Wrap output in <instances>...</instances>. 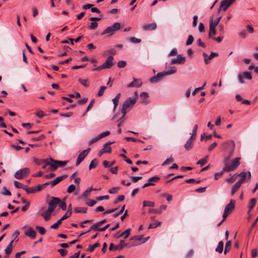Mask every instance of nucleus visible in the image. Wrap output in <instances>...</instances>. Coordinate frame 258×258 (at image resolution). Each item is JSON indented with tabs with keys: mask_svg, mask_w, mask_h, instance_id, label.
Wrapping results in <instances>:
<instances>
[{
	"mask_svg": "<svg viewBox=\"0 0 258 258\" xmlns=\"http://www.w3.org/2000/svg\"><path fill=\"white\" fill-rule=\"evenodd\" d=\"M216 27L213 26V18L211 17L210 18V28H209V37L212 38L211 35H215L216 34Z\"/></svg>",
	"mask_w": 258,
	"mask_h": 258,
	"instance_id": "obj_19",
	"label": "nucleus"
},
{
	"mask_svg": "<svg viewBox=\"0 0 258 258\" xmlns=\"http://www.w3.org/2000/svg\"><path fill=\"white\" fill-rule=\"evenodd\" d=\"M25 234L29 237L31 239H34L36 237V232L35 231L32 229L31 227H30L28 230L25 231Z\"/></svg>",
	"mask_w": 258,
	"mask_h": 258,
	"instance_id": "obj_20",
	"label": "nucleus"
},
{
	"mask_svg": "<svg viewBox=\"0 0 258 258\" xmlns=\"http://www.w3.org/2000/svg\"><path fill=\"white\" fill-rule=\"evenodd\" d=\"M136 101L135 97H129L124 101L121 110L123 117H124L126 113L133 107Z\"/></svg>",
	"mask_w": 258,
	"mask_h": 258,
	"instance_id": "obj_3",
	"label": "nucleus"
},
{
	"mask_svg": "<svg viewBox=\"0 0 258 258\" xmlns=\"http://www.w3.org/2000/svg\"><path fill=\"white\" fill-rule=\"evenodd\" d=\"M106 89V87L104 86H101L98 93V97H101L102 96L103 94H104V91L105 90V89Z\"/></svg>",
	"mask_w": 258,
	"mask_h": 258,
	"instance_id": "obj_62",
	"label": "nucleus"
},
{
	"mask_svg": "<svg viewBox=\"0 0 258 258\" xmlns=\"http://www.w3.org/2000/svg\"><path fill=\"white\" fill-rule=\"evenodd\" d=\"M107 222L106 219H103L97 223H94L90 228V230L86 232V233L90 232V230L97 231L98 228L101 226L104 223Z\"/></svg>",
	"mask_w": 258,
	"mask_h": 258,
	"instance_id": "obj_16",
	"label": "nucleus"
},
{
	"mask_svg": "<svg viewBox=\"0 0 258 258\" xmlns=\"http://www.w3.org/2000/svg\"><path fill=\"white\" fill-rule=\"evenodd\" d=\"M224 243L222 241H220L218 243L217 247L215 249V251L220 253H222L223 251Z\"/></svg>",
	"mask_w": 258,
	"mask_h": 258,
	"instance_id": "obj_29",
	"label": "nucleus"
},
{
	"mask_svg": "<svg viewBox=\"0 0 258 258\" xmlns=\"http://www.w3.org/2000/svg\"><path fill=\"white\" fill-rule=\"evenodd\" d=\"M96 204V201L94 200H92V199H89L86 202V204L89 207H92Z\"/></svg>",
	"mask_w": 258,
	"mask_h": 258,
	"instance_id": "obj_55",
	"label": "nucleus"
},
{
	"mask_svg": "<svg viewBox=\"0 0 258 258\" xmlns=\"http://www.w3.org/2000/svg\"><path fill=\"white\" fill-rule=\"evenodd\" d=\"M223 150L227 155L224 158H230L233 155L235 144L233 140H229L223 143Z\"/></svg>",
	"mask_w": 258,
	"mask_h": 258,
	"instance_id": "obj_2",
	"label": "nucleus"
},
{
	"mask_svg": "<svg viewBox=\"0 0 258 258\" xmlns=\"http://www.w3.org/2000/svg\"><path fill=\"white\" fill-rule=\"evenodd\" d=\"M79 82L84 87H88L89 86V83L88 79H79Z\"/></svg>",
	"mask_w": 258,
	"mask_h": 258,
	"instance_id": "obj_42",
	"label": "nucleus"
},
{
	"mask_svg": "<svg viewBox=\"0 0 258 258\" xmlns=\"http://www.w3.org/2000/svg\"><path fill=\"white\" fill-rule=\"evenodd\" d=\"M235 204V201L231 200L230 203L225 206L224 210L231 214L234 209Z\"/></svg>",
	"mask_w": 258,
	"mask_h": 258,
	"instance_id": "obj_14",
	"label": "nucleus"
},
{
	"mask_svg": "<svg viewBox=\"0 0 258 258\" xmlns=\"http://www.w3.org/2000/svg\"><path fill=\"white\" fill-rule=\"evenodd\" d=\"M241 184H240V182H236L232 187L231 190V196L233 197L235 193L238 190L239 187H240Z\"/></svg>",
	"mask_w": 258,
	"mask_h": 258,
	"instance_id": "obj_24",
	"label": "nucleus"
},
{
	"mask_svg": "<svg viewBox=\"0 0 258 258\" xmlns=\"http://www.w3.org/2000/svg\"><path fill=\"white\" fill-rule=\"evenodd\" d=\"M235 0H223L221 2L220 6L218 10L219 12L220 11L225 12L230 7Z\"/></svg>",
	"mask_w": 258,
	"mask_h": 258,
	"instance_id": "obj_8",
	"label": "nucleus"
},
{
	"mask_svg": "<svg viewBox=\"0 0 258 258\" xmlns=\"http://www.w3.org/2000/svg\"><path fill=\"white\" fill-rule=\"evenodd\" d=\"M110 134V131H106V132H104L100 134L98 136L99 137V139H101L102 138H103L107 136H108Z\"/></svg>",
	"mask_w": 258,
	"mask_h": 258,
	"instance_id": "obj_59",
	"label": "nucleus"
},
{
	"mask_svg": "<svg viewBox=\"0 0 258 258\" xmlns=\"http://www.w3.org/2000/svg\"><path fill=\"white\" fill-rule=\"evenodd\" d=\"M143 235H135V236L132 237L130 239V240H135V241H139V242H140L143 240Z\"/></svg>",
	"mask_w": 258,
	"mask_h": 258,
	"instance_id": "obj_44",
	"label": "nucleus"
},
{
	"mask_svg": "<svg viewBox=\"0 0 258 258\" xmlns=\"http://www.w3.org/2000/svg\"><path fill=\"white\" fill-rule=\"evenodd\" d=\"M98 24L96 22H92L90 23L89 28L90 29L93 30L98 27Z\"/></svg>",
	"mask_w": 258,
	"mask_h": 258,
	"instance_id": "obj_64",
	"label": "nucleus"
},
{
	"mask_svg": "<svg viewBox=\"0 0 258 258\" xmlns=\"http://www.w3.org/2000/svg\"><path fill=\"white\" fill-rule=\"evenodd\" d=\"M114 143V142H109L105 143L102 149L104 151L105 153H111L112 152V149L110 147V145L113 144Z\"/></svg>",
	"mask_w": 258,
	"mask_h": 258,
	"instance_id": "obj_22",
	"label": "nucleus"
},
{
	"mask_svg": "<svg viewBox=\"0 0 258 258\" xmlns=\"http://www.w3.org/2000/svg\"><path fill=\"white\" fill-rule=\"evenodd\" d=\"M58 206L63 211L67 210V204L66 202L62 201L59 198H58Z\"/></svg>",
	"mask_w": 258,
	"mask_h": 258,
	"instance_id": "obj_30",
	"label": "nucleus"
},
{
	"mask_svg": "<svg viewBox=\"0 0 258 258\" xmlns=\"http://www.w3.org/2000/svg\"><path fill=\"white\" fill-rule=\"evenodd\" d=\"M198 124L195 125V126L193 128L192 131L191 136L190 137V138H191V139H196L197 131H198Z\"/></svg>",
	"mask_w": 258,
	"mask_h": 258,
	"instance_id": "obj_35",
	"label": "nucleus"
},
{
	"mask_svg": "<svg viewBox=\"0 0 258 258\" xmlns=\"http://www.w3.org/2000/svg\"><path fill=\"white\" fill-rule=\"evenodd\" d=\"M24 189L27 194H33L36 192V187H28L26 185H25V187H24Z\"/></svg>",
	"mask_w": 258,
	"mask_h": 258,
	"instance_id": "obj_33",
	"label": "nucleus"
},
{
	"mask_svg": "<svg viewBox=\"0 0 258 258\" xmlns=\"http://www.w3.org/2000/svg\"><path fill=\"white\" fill-rule=\"evenodd\" d=\"M110 27H111L113 31H115L119 29L120 27V23L116 22L114 23L112 25L110 26Z\"/></svg>",
	"mask_w": 258,
	"mask_h": 258,
	"instance_id": "obj_46",
	"label": "nucleus"
},
{
	"mask_svg": "<svg viewBox=\"0 0 258 258\" xmlns=\"http://www.w3.org/2000/svg\"><path fill=\"white\" fill-rule=\"evenodd\" d=\"M176 71L177 70L175 67H171L168 71H165V74L167 76L175 74L176 72Z\"/></svg>",
	"mask_w": 258,
	"mask_h": 258,
	"instance_id": "obj_37",
	"label": "nucleus"
},
{
	"mask_svg": "<svg viewBox=\"0 0 258 258\" xmlns=\"http://www.w3.org/2000/svg\"><path fill=\"white\" fill-rule=\"evenodd\" d=\"M98 160L97 159L95 158L91 162L89 165V169L91 170L92 168H95L97 167L98 165Z\"/></svg>",
	"mask_w": 258,
	"mask_h": 258,
	"instance_id": "obj_36",
	"label": "nucleus"
},
{
	"mask_svg": "<svg viewBox=\"0 0 258 258\" xmlns=\"http://www.w3.org/2000/svg\"><path fill=\"white\" fill-rule=\"evenodd\" d=\"M161 222H159V221H157L155 223H151L149 225L148 228L149 229L155 228L157 227L160 226L161 225Z\"/></svg>",
	"mask_w": 258,
	"mask_h": 258,
	"instance_id": "obj_51",
	"label": "nucleus"
},
{
	"mask_svg": "<svg viewBox=\"0 0 258 258\" xmlns=\"http://www.w3.org/2000/svg\"><path fill=\"white\" fill-rule=\"evenodd\" d=\"M113 59V56H109L106 60L105 62H104L102 65L93 69V71L100 72L103 69L110 68L114 64Z\"/></svg>",
	"mask_w": 258,
	"mask_h": 258,
	"instance_id": "obj_4",
	"label": "nucleus"
},
{
	"mask_svg": "<svg viewBox=\"0 0 258 258\" xmlns=\"http://www.w3.org/2000/svg\"><path fill=\"white\" fill-rule=\"evenodd\" d=\"M120 246V241H119V244L118 245H116V246H114V245L112 243H111L110 244V245H109V250L110 251H111V250H121L122 248H116V247L119 248Z\"/></svg>",
	"mask_w": 258,
	"mask_h": 258,
	"instance_id": "obj_39",
	"label": "nucleus"
},
{
	"mask_svg": "<svg viewBox=\"0 0 258 258\" xmlns=\"http://www.w3.org/2000/svg\"><path fill=\"white\" fill-rule=\"evenodd\" d=\"M160 179V178L158 176H153V177H152L151 178H150L149 179H148V181L149 182H158Z\"/></svg>",
	"mask_w": 258,
	"mask_h": 258,
	"instance_id": "obj_54",
	"label": "nucleus"
},
{
	"mask_svg": "<svg viewBox=\"0 0 258 258\" xmlns=\"http://www.w3.org/2000/svg\"><path fill=\"white\" fill-rule=\"evenodd\" d=\"M174 161V159L170 157L165 160L164 162L162 164V166H166L171 163H172Z\"/></svg>",
	"mask_w": 258,
	"mask_h": 258,
	"instance_id": "obj_48",
	"label": "nucleus"
},
{
	"mask_svg": "<svg viewBox=\"0 0 258 258\" xmlns=\"http://www.w3.org/2000/svg\"><path fill=\"white\" fill-rule=\"evenodd\" d=\"M50 160L52 162L50 170L52 171H55L58 167L64 166L68 163V161L55 160L51 158H50Z\"/></svg>",
	"mask_w": 258,
	"mask_h": 258,
	"instance_id": "obj_6",
	"label": "nucleus"
},
{
	"mask_svg": "<svg viewBox=\"0 0 258 258\" xmlns=\"http://www.w3.org/2000/svg\"><path fill=\"white\" fill-rule=\"evenodd\" d=\"M72 214V212L67 211L66 214L60 218L61 220L62 221L70 217Z\"/></svg>",
	"mask_w": 258,
	"mask_h": 258,
	"instance_id": "obj_58",
	"label": "nucleus"
},
{
	"mask_svg": "<svg viewBox=\"0 0 258 258\" xmlns=\"http://www.w3.org/2000/svg\"><path fill=\"white\" fill-rule=\"evenodd\" d=\"M58 198L51 197L50 199L47 201L48 205V212H54L56 206L58 205Z\"/></svg>",
	"mask_w": 258,
	"mask_h": 258,
	"instance_id": "obj_7",
	"label": "nucleus"
},
{
	"mask_svg": "<svg viewBox=\"0 0 258 258\" xmlns=\"http://www.w3.org/2000/svg\"><path fill=\"white\" fill-rule=\"evenodd\" d=\"M14 184L15 186L18 188H22L24 189V187H25V185H23L22 183L19 182L18 181H14Z\"/></svg>",
	"mask_w": 258,
	"mask_h": 258,
	"instance_id": "obj_52",
	"label": "nucleus"
},
{
	"mask_svg": "<svg viewBox=\"0 0 258 258\" xmlns=\"http://www.w3.org/2000/svg\"><path fill=\"white\" fill-rule=\"evenodd\" d=\"M43 165L42 166L43 169H45L47 165L50 166V169L51 168V164H52V162L50 161V158L44 159V161L43 162Z\"/></svg>",
	"mask_w": 258,
	"mask_h": 258,
	"instance_id": "obj_43",
	"label": "nucleus"
},
{
	"mask_svg": "<svg viewBox=\"0 0 258 258\" xmlns=\"http://www.w3.org/2000/svg\"><path fill=\"white\" fill-rule=\"evenodd\" d=\"M62 223L61 219H59L56 223L50 226V228L53 229H57L59 225Z\"/></svg>",
	"mask_w": 258,
	"mask_h": 258,
	"instance_id": "obj_47",
	"label": "nucleus"
},
{
	"mask_svg": "<svg viewBox=\"0 0 258 258\" xmlns=\"http://www.w3.org/2000/svg\"><path fill=\"white\" fill-rule=\"evenodd\" d=\"M231 241L229 240L228 241L225 246V249L224 251V253L226 254L227 253H228L231 249Z\"/></svg>",
	"mask_w": 258,
	"mask_h": 258,
	"instance_id": "obj_31",
	"label": "nucleus"
},
{
	"mask_svg": "<svg viewBox=\"0 0 258 258\" xmlns=\"http://www.w3.org/2000/svg\"><path fill=\"white\" fill-rule=\"evenodd\" d=\"M225 172H226V171H224V167H223V169L221 171H220L219 172H217L215 174V175H214L215 179L217 180L218 178H219L220 177H221L223 175V173Z\"/></svg>",
	"mask_w": 258,
	"mask_h": 258,
	"instance_id": "obj_49",
	"label": "nucleus"
},
{
	"mask_svg": "<svg viewBox=\"0 0 258 258\" xmlns=\"http://www.w3.org/2000/svg\"><path fill=\"white\" fill-rule=\"evenodd\" d=\"M194 41V37L192 35H189L186 42L187 45H191Z\"/></svg>",
	"mask_w": 258,
	"mask_h": 258,
	"instance_id": "obj_60",
	"label": "nucleus"
},
{
	"mask_svg": "<svg viewBox=\"0 0 258 258\" xmlns=\"http://www.w3.org/2000/svg\"><path fill=\"white\" fill-rule=\"evenodd\" d=\"M90 148H88V149L82 151L79 154L76 162V166L79 165L81 163V162L84 159L86 156L88 154L89 152L90 151Z\"/></svg>",
	"mask_w": 258,
	"mask_h": 258,
	"instance_id": "obj_9",
	"label": "nucleus"
},
{
	"mask_svg": "<svg viewBox=\"0 0 258 258\" xmlns=\"http://www.w3.org/2000/svg\"><path fill=\"white\" fill-rule=\"evenodd\" d=\"M167 76L165 71L158 73L156 76L150 78V81L152 83H157L159 82L163 77Z\"/></svg>",
	"mask_w": 258,
	"mask_h": 258,
	"instance_id": "obj_10",
	"label": "nucleus"
},
{
	"mask_svg": "<svg viewBox=\"0 0 258 258\" xmlns=\"http://www.w3.org/2000/svg\"><path fill=\"white\" fill-rule=\"evenodd\" d=\"M208 156H205L204 158L200 159L197 162V164H199L201 166H204L208 162Z\"/></svg>",
	"mask_w": 258,
	"mask_h": 258,
	"instance_id": "obj_32",
	"label": "nucleus"
},
{
	"mask_svg": "<svg viewBox=\"0 0 258 258\" xmlns=\"http://www.w3.org/2000/svg\"><path fill=\"white\" fill-rule=\"evenodd\" d=\"M113 32H114L113 30L111 28V27H110V26H109L104 30V31L102 33L101 35H103L106 34L110 33V35L112 36L113 35Z\"/></svg>",
	"mask_w": 258,
	"mask_h": 258,
	"instance_id": "obj_45",
	"label": "nucleus"
},
{
	"mask_svg": "<svg viewBox=\"0 0 258 258\" xmlns=\"http://www.w3.org/2000/svg\"><path fill=\"white\" fill-rule=\"evenodd\" d=\"M256 203V199L255 198H252L250 200L249 205L248 206L249 210L248 211V214H249V213L251 212V211L254 208V207Z\"/></svg>",
	"mask_w": 258,
	"mask_h": 258,
	"instance_id": "obj_27",
	"label": "nucleus"
},
{
	"mask_svg": "<svg viewBox=\"0 0 258 258\" xmlns=\"http://www.w3.org/2000/svg\"><path fill=\"white\" fill-rule=\"evenodd\" d=\"M87 209L86 207H76L74 208V212L76 213H86Z\"/></svg>",
	"mask_w": 258,
	"mask_h": 258,
	"instance_id": "obj_28",
	"label": "nucleus"
},
{
	"mask_svg": "<svg viewBox=\"0 0 258 258\" xmlns=\"http://www.w3.org/2000/svg\"><path fill=\"white\" fill-rule=\"evenodd\" d=\"M36 229L38 230V232L41 235H43V234H44L46 233V230L43 227L39 226H37L36 227Z\"/></svg>",
	"mask_w": 258,
	"mask_h": 258,
	"instance_id": "obj_50",
	"label": "nucleus"
},
{
	"mask_svg": "<svg viewBox=\"0 0 258 258\" xmlns=\"http://www.w3.org/2000/svg\"><path fill=\"white\" fill-rule=\"evenodd\" d=\"M206 84V83H205L204 84V85L202 87L196 88L194 90V91L192 92V95L193 96H195L199 91L204 89Z\"/></svg>",
	"mask_w": 258,
	"mask_h": 258,
	"instance_id": "obj_53",
	"label": "nucleus"
},
{
	"mask_svg": "<svg viewBox=\"0 0 258 258\" xmlns=\"http://www.w3.org/2000/svg\"><path fill=\"white\" fill-rule=\"evenodd\" d=\"M126 65V62L124 60L119 61L117 63V67L119 68H123Z\"/></svg>",
	"mask_w": 258,
	"mask_h": 258,
	"instance_id": "obj_61",
	"label": "nucleus"
},
{
	"mask_svg": "<svg viewBox=\"0 0 258 258\" xmlns=\"http://www.w3.org/2000/svg\"><path fill=\"white\" fill-rule=\"evenodd\" d=\"M30 172V169L25 167L17 171L14 174V177L18 179H23L27 176Z\"/></svg>",
	"mask_w": 258,
	"mask_h": 258,
	"instance_id": "obj_5",
	"label": "nucleus"
},
{
	"mask_svg": "<svg viewBox=\"0 0 258 258\" xmlns=\"http://www.w3.org/2000/svg\"><path fill=\"white\" fill-rule=\"evenodd\" d=\"M42 209L43 208H41V209L39 210V214L41 216L43 217L44 220L48 221L50 218L51 213L53 212H48V209L45 212H42L41 211Z\"/></svg>",
	"mask_w": 258,
	"mask_h": 258,
	"instance_id": "obj_13",
	"label": "nucleus"
},
{
	"mask_svg": "<svg viewBox=\"0 0 258 258\" xmlns=\"http://www.w3.org/2000/svg\"><path fill=\"white\" fill-rule=\"evenodd\" d=\"M185 61V57L182 56L181 54L177 55L176 58L173 59L171 62L170 64H182L184 63Z\"/></svg>",
	"mask_w": 258,
	"mask_h": 258,
	"instance_id": "obj_12",
	"label": "nucleus"
},
{
	"mask_svg": "<svg viewBox=\"0 0 258 258\" xmlns=\"http://www.w3.org/2000/svg\"><path fill=\"white\" fill-rule=\"evenodd\" d=\"M242 76L245 78L248 79V80H251L252 79V76L251 75V73L248 72H244L242 74Z\"/></svg>",
	"mask_w": 258,
	"mask_h": 258,
	"instance_id": "obj_56",
	"label": "nucleus"
},
{
	"mask_svg": "<svg viewBox=\"0 0 258 258\" xmlns=\"http://www.w3.org/2000/svg\"><path fill=\"white\" fill-rule=\"evenodd\" d=\"M66 177H67V175H63L57 177L54 180L50 181V183L51 187H53L54 186L59 183L60 181H61L62 180L65 179Z\"/></svg>",
	"mask_w": 258,
	"mask_h": 258,
	"instance_id": "obj_18",
	"label": "nucleus"
},
{
	"mask_svg": "<svg viewBox=\"0 0 258 258\" xmlns=\"http://www.w3.org/2000/svg\"><path fill=\"white\" fill-rule=\"evenodd\" d=\"M142 28L144 30H155L157 28V25L155 22L150 23V24H146L142 26Z\"/></svg>",
	"mask_w": 258,
	"mask_h": 258,
	"instance_id": "obj_17",
	"label": "nucleus"
},
{
	"mask_svg": "<svg viewBox=\"0 0 258 258\" xmlns=\"http://www.w3.org/2000/svg\"><path fill=\"white\" fill-rule=\"evenodd\" d=\"M230 158H224V171H226L227 172H231L235 170L240 164V157H236L231 160V163L229 164Z\"/></svg>",
	"mask_w": 258,
	"mask_h": 258,
	"instance_id": "obj_1",
	"label": "nucleus"
},
{
	"mask_svg": "<svg viewBox=\"0 0 258 258\" xmlns=\"http://www.w3.org/2000/svg\"><path fill=\"white\" fill-rule=\"evenodd\" d=\"M131 231V230L130 228H127L125 230L123 231L118 236H117V237L119 238L121 237H123L124 239H126L129 236V235L130 234Z\"/></svg>",
	"mask_w": 258,
	"mask_h": 258,
	"instance_id": "obj_26",
	"label": "nucleus"
},
{
	"mask_svg": "<svg viewBox=\"0 0 258 258\" xmlns=\"http://www.w3.org/2000/svg\"><path fill=\"white\" fill-rule=\"evenodd\" d=\"M100 246V243L99 242H96L94 243L93 245H89V248L87 249V250L90 252H92L94 251V249L97 247H99Z\"/></svg>",
	"mask_w": 258,
	"mask_h": 258,
	"instance_id": "obj_38",
	"label": "nucleus"
},
{
	"mask_svg": "<svg viewBox=\"0 0 258 258\" xmlns=\"http://www.w3.org/2000/svg\"><path fill=\"white\" fill-rule=\"evenodd\" d=\"M139 244H140V243H125L124 240H120V246L119 248H123L125 247H131L133 246H135L138 245ZM116 248H118V247H116Z\"/></svg>",
	"mask_w": 258,
	"mask_h": 258,
	"instance_id": "obj_21",
	"label": "nucleus"
},
{
	"mask_svg": "<svg viewBox=\"0 0 258 258\" xmlns=\"http://www.w3.org/2000/svg\"><path fill=\"white\" fill-rule=\"evenodd\" d=\"M119 189V187H112L111 188H110L108 192L109 194H116L118 192Z\"/></svg>",
	"mask_w": 258,
	"mask_h": 258,
	"instance_id": "obj_57",
	"label": "nucleus"
},
{
	"mask_svg": "<svg viewBox=\"0 0 258 258\" xmlns=\"http://www.w3.org/2000/svg\"><path fill=\"white\" fill-rule=\"evenodd\" d=\"M167 206L166 205H161L159 209H150L149 210V212L150 213L161 214L162 212V210H165Z\"/></svg>",
	"mask_w": 258,
	"mask_h": 258,
	"instance_id": "obj_25",
	"label": "nucleus"
},
{
	"mask_svg": "<svg viewBox=\"0 0 258 258\" xmlns=\"http://www.w3.org/2000/svg\"><path fill=\"white\" fill-rule=\"evenodd\" d=\"M129 40L133 43H139L141 42V40L137 38L133 37L129 39Z\"/></svg>",
	"mask_w": 258,
	"mask_h": 258,
	"instance_id": "obj_63",
	"label": "nucleus"
},
{
	"mask_svg": "<svg viewBox=\"0 0 258 258\" xmlns=\"http://www.w3.org/2000/svg\"><path fill=\"white\" fill-rule=\"evenodd\" d=\"M93 190L92 187H88L86 190H85L83 193L82 194V196L83 197H88L90 195L91 192Z\"/></svg>",
	"mask_w": 258,
	"mask_h": 258,
	"instance_id": "obj_40",
	"label": "nucleus"
},
{
	"mask_svg": "<svg viewBox=\"0 0 258 258\" xmlns=\"http://www.w3.org/2000/svg\"><path fill=\"white\" fill-rule=\"evenodd\" d=\"M155 203L154 202L149 201H145L143 202V206L144 207H154Z\"/></svg>",
	"mask_w": 258,
	"mask_h": 258,
	"instance_id": "obj_41",
	"label": "nucleus"
},
{
	"mask_svg": "<svg viewBox=\"0 0 258 258\" xmlns=\"http://www.w3.org/2000/svg\"><path fill=\"white\" fill-rule=\"evenodd\" d=\"M142 82L141 81H140L139 79H137L135 78H134L133 81L130 83H129L127 87V88H131V87H140L142 86Z\"/></svg>",
	"mask_w": 258,
	"mask_h": 258,
	"instance_id": "obj_15",
	"label": "nucleus"
},
{
	"mask_svg": "<svg viewBox=\"0 0 258 258\" xmlns=\"http://www.w3.org/2000/svg\"><path fill=\"white\" fill-rule=\"evenodd\" d=\"M203 55L204 57V62L206 64L210 63L211 60L215 57L219 55L218 53L212 52L210 55H208L205 52L203 53Z\"/></svg>",
	"mask_w": 258,
	"mask_h": 258,
	"instance_id": "obj_11",
	"label": "nucleus"
},
{
	"mask_svg": "<svg viewBox=\"0 0 258 258\" xmlns=\"http://www.w3.org/2000/svg\"><path fill=\"white\" fill-rule=\"evenodd\" d=\"M247 174L245 172L242 171L241 172L239 175V176H240L241 178L240 179H239L237 182H240V184L241 185L242 183L244 180H245Z\"/></svg>",
	"mask_w": 258,
	"mask_h": 258,
	"instance_id": "obj_34",
	"label": "nucleus"
},
{
	"mask_svg": "<svg viewBox=\"0 0 258 258\" xmlns=\"http://www.w3.org/2000/svg\"><path fill=\"white\" fill-rule=\"evenodd\" d=\"M195 139H191V138H190L186 142V143L184 144V148L186 151H189L190 150L193 146V141Z\"/></svg>",
	"mask_w": 258,
	"mask_h": 258,
	"instance_id": "obj_23",
	"label": "nucleus"
}]
</instances>
